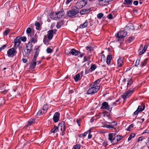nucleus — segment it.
Segmentation results:
<instances>
[{
    "mask_svg": "<svg viewBox=\"0 0 149 149\" xmlns=\"http://www.w3.org/2000/svg\"><path fill=\"white\" fill-rule=\"evenodd\" d=\"M100 109H102L109 110L110 108L108 103L106 102H103L102 103Z\"/></svg>",
    "mask_w": 149,
    "mask_h": 149,
    "instance_id": "9d476101",
    "label": "nucleus"
},
{
    "mask_svg": "<svg viewBox=\"0 0 149 149\" xmlns=\"http://www.w3.org/2000/svg\"><path fill=\"white\" fill-rule=\"evenodd\" d=\"M134 37H130L128 39V40L130 42L134 40Z\"/></svg>",
    "mask_w": 149,
    "mask_h": 149,
    "instance_id": "3c124183",
    "label": "nucleus"
},
{
    "mask_svg": "<svg viewBox=\"0 0 149 149\" xmlns=\"http://www.w3.org/2000/svg\"><path fill=\"white\" fill-rule=\"evenodd\" d=\"M82 73H80L76 74L74 77V79L75 81H78L81 79L82 76Z\"/></svg>",
    "mask_w": 149,
    "mask_h": 149,
    "instance_id": "a211bd4d",
    "label": "nucleus"
},
{
    "mask_svg": "<svg viewBox=\"0 0 149 149\" xmlns=\"http://www.w3.org/2000/svg\"><path fill=\"white\" fill-rule=\"evenodd\" d=\"M145 108V106L144 104H141V105H139L137 110L134 113L135 115H137L141 112L143 111Z\"/></svg>",
    "mask_w": 149,
    "mask_h": 149,
    "instance_id": "423d86ee",
    "label": "nucleus"
},
{
    "mask_svg": "<svg viewBox=\"0 0 149 149\" xmlns=\"http://www.w3.org/2000/svg\"><path fill=\"white\" fill-rule=\"evenodd\" d=\"M31 43L33 42L34 43L37 41L34 38H31Z\"/></svg>",
    "mask_w": 149,
    "mask_h": 149,
    "instance_id": "4d7b16f0",
    "label": "nucleus"
},
{
    "mask_svg": "<svg viewBox=\"0 0 149 149\" xmlns=\"http://www.w3.org/2000/svg\"><path fill=\"white\" fill-rule=\"evenodd\" d=\"M128 27H129V29H131V30H133L134 29V28L132 25H130L129 26H128Z\"/></svg>",
    "mask_w": 149,
    "mask_h": 149,
    "instance_id": "69168bd1",
    "label": "nucleus"
},
{
    "mask_svg": "<svg viewBox=\"0 0 149 149\" xmlns=\"http://www.w3.org/2000/svg\"><path fill=\"white\" fill-rule=\"evenodd\" d=\"M140 61V59L138 58L135 62V65L136 66H137L139 64Z\"/></svg>",
    "mask_w": 149,
    "mask_h": 149,
    "instance_id": "c03bdc74",
    "label": "nucleus"
},
{
    "mask_svg": "<svg viewBox=\"0 0 149 149\" xmlns=\"http://www.w3.org/2000/svg\"><path fill=\"white\" fill-rule=\"evenodd\" d=\"M31 51L26 48L22 50L23 54L24 56H27L30 53Z\"/></svg>",
    "mask_w": 149,
    "mask_h": 149,
    "instance_id": "f3484780",
    "label": "nucleus"
},
{
    "mask_svg": "<svg viewBox=\"0 0 149 149\" xmlns=\"http://www.w3.org/2000/svg\"><path fill=\"white\" fill-rule=\"evenodd\" d=\"M63 15L64 12L62 11H60L58 12L57 13H51L50 15V17L51 18L53 19H55L56 18V17H52V16L53 15H55V16H56L57 18H61Z\"/></svg>",
    "mask_w": 149,
    "mask_h": 149,
    "instance_id": "20e7f679",
    "label": "nucleus"
},
{
    "mask_svg": "<svg viewBox=\"0 0 149 149\" xmlns=\"http://www.w3.org/2000/svg\"><path fill=\"white\" fill-rule=\"evenodd\" d=\"M101 78L95 81L93 83L91 84H90L93 85V86L95 87L97 86H98V85L99 84V83L101 81Z\"/></svg>",
    "mask_w": 149,
    "mask_h": 149,
    "instance_id": "412c9836",
    "label": "nucleus"
},
{
    "mask_svg": "<svg viewBox=\"0 0 149 149\" xmlns=\"http://www.w3.org/2000/svg\"><path fill=\"white\" fill-rule=\"evenodd\" d=\"M90 10L89 9H82L80 12V14L81 15H84L90 12Z\"/></svg>",
    "mask_w": 149,
    "mask_h": 149,
    "instance_id": "aec40b11",
    "label": "nucleus"
},
{
    "mask_svg": "<svg viewBox=\"0 0 149 149\" xmlns=\"http://www.w3.org/2000/svg\"><path fill=\"white\" fill-rule=\"evenodd\" d=\"M21 40L23 42H25L26 41V38L25 36H23L21 38Z\"/></svg>",
    "mask_w": 149,
    "mask_h": 149,
    "instance_id": "5fc2aeb1",
    "label": "nucleus"
},
{
    "mask_svg": "<svg viewBox=\"0 0 149 149\" xmlns=\"http://www.w3.org/2000/svg\"><path fill=\"white\" fill-rule=\"evenodd\" d=\"M127 35V32L125 30L120 31L117 34V37L118 39L124 38Z\"/></svg>",
    "mask_w": 149,
    "mask_h": 149,
    "instance_id": "0eeeda50",
    "label": "nucleus"
},
{
    "mask_svg": "<svg viewBox=\"0 0 149 149\" xmlns=\"http://www.w3.org/2000/svg\"><path fill=\"white\" fill-rule=\"evenodd\" d=\"M127 89H128V87L130 86L133 83V81L131 78H129L127 80Z\"/></svg>",
    "mask_w": 149,
    "mask_h": 149,
    "instance_id": "b1692460",
    "label": "nucleus"
},
{
    "mask_svg": "<svg viewBox=\"0 0 149 149\" xmlns=\"http://www.w3.org/2000/svg\"><path fill=\"white\" fill-rule=\"evenodd\" d=\"M35 25L36 27V29L39 30L40 26V24L39 23L37 22H36L35 23Z\"/></svg>",
    "mask_w": 149,
    "mask_h": 149,
    "instance_id": "c9c22d12",
    "label": "nucleus"
},
{
    "mask_svg": "<svg viewBox=\"0 0 149 149\" xmlns=\"http://www.w3.org/2000/svg\"><path fill=\"white\" fill-rule=\"evenodd\" d=\"M31 30L30 28L29 27L26 30V33H30L31 32Z\"/></svg>",
    "mask_w": 149,
    "mask_h": 149,
    "instance_id": "603ef678",
    "label": "nucleus"
},
{
    "mask_svg": "<svg viewBox=\"0 0 149 149\" xmlns=\"http://www.w3.org/2000/svg\"><path fill=\"white\" fill-rule=\"evenodd\" d=\"M90 57L89 56H85L84 57V61L85 62L87 61L89 59Z\"/></svg>",
    "mask_w": 149,
    "mask_h": 149,
    "instance_id": "09e8293b",
    "label": "nucleus"
},
{
    "mask_svg": "<svg viewBox=\"0 0 149 149\" xmlns=\"http://www.w3.org/2000/svg\"><path fill=\"white\" fill-rule=\"evenodd\" d=\"M87 0H82L78 1L74 7L79 10V9L81 8L87 4Z\"/></svg>",
    "mask_w": 149,
    "mask_h": 149,
    "instance_id": "7ed1b4c3",
    "label": "nucleus"
},
{
    "mask_svg": "<svg viewBox=\"0 0 149 149\" xmlns=\"http://www.w3.org/2000/svg\"><path fill=\"white\" fill-rule=\"evenodd\" d=\"M86 49L87 50H88V52H91L92 51L91 49V47H90L87 46L86 47Z\"/></svg>",
    "mask_w": 149,
    "mask_h": 149,
    "instance_id": "864d4df0",
    "label": "nucleus"
},
{
    "mask_svg": "<svg viewBox=\"0 0 149 149\" xmlns=\"http://www.w3.org/2000/svg\"><path fill=\"white\" fill-rule=\"evenodd\" d=\"M33 47V45L31 42H29L26 46V48L29 49V50L31 51Z\"/></svg>",
    "mask_w": 149,
    "mask_h": 149,
    "instance_id": "393cba45",
    "label": "nucleus"
},
{
    "mask_svg": "<svg viewBox=\"0 0 149 149\" xmlns=\"http://www.w3.org/2000/svg\"><path fill=\"white\" fill-rule=\"evenodd\" d=\"M103 14L102 13H100L97 15V17L99 19H101L103 16Z\"/></svg>",
    "mask_w": 149,
    "mask_h": 149,
    "instance_id": "de8ad7c7",
    "label": "nucleus"
},
{
    "mask_svg": "<svg viewBox=\"0 0 149 149\" xmlns=\"http://www.w3.org/2000/svg\"><path fill=\"white\" fill-rule=\"evenodd\" d=\"M6 47V45H4L3 46V47H0V51H1L2 49H5V48Z\"/></svg>",
    "mask_w": 149,
    "mask_h": 149,
    "instance_id": "bf43d9fd",
    "label": "nucleus"
},
{
    "mask_svg": "<svg viewBox=\"0 0 149 149\" xmlns=\"http://www.w3.org/2000/svg\"><path fill=\"white\" fill-rule=\"evenodd\" d=\"M148 46L147 45H146L143 49L139 53V55H141L143 54L146 51V50Z\"/></svg>",
    "mask_w": 149,
    "mask_h": 149,
    "instance_id": "c756f323",
    "label": "nucleus"
},
{
    "mask_svg": "<svg viewBox=\"0 0 149 149\" xmlns=\"http://www.w3.org/2000/svg\"><path fill=\"white\" fill-rule=\"evenodd\" d=\"M135 136V134L134 133H132L131 134L130 136L129 137L128 139V141H129L131 139L134 138Z\"/></svg>",
    "mask_w": 149,
    "mask_h": 149,
    "instance_id": "e433bc0d",
    "label": "nucleus"
},
{
    "mask_svg": "<svg viewBox=\"0 0 149 149\" xmlns=\"http://www.w3.org/2000/svg\"><path fill=\"white\" fill-rule=\"evenodd\" d=\"M60 116V114L59 113L56 112L55 113L53 117V120L54 123H57L58 122L59 120Z\"/></svg>",
    "mask_w": 149,
    "mask_h": 149,
    "instance_id": "f8f14e48",
    "label": "nucleus"
},
{
    "mask_svg": "<svg viewBox=\"0 0 149 149\" xmlns=\"http://www.w3.org/2000/svg\"><path fill=\"white\" fill-rule=\"evenodd\" d=\"M45 112H44V111L42 109L39 110L37 113V115L38 116H40L41 115L45 113Z\"/></svg>",
    "mask_w": 149,
    "mask_h": 149,
    "instance_id": "f704fd0d",
    "label": "nucleus"
},
{
    "mask_svg": "<svg viewBox=\"0 0 149 149\" xmlns=\"http://www.w3.org/2000/svg\"><path fill=\"white\" fill-rule=\"evenodd\" d=\"M80 120H79V119H77V121H76L77 122V124H78V125L79 126H80Z\"/></svg>",
    "mask_w": 149,
    "mask_h": 149,
    "instance_id": "0e129e2a",
    "label": "nucleus"
},
{
    "mask_svg": "<svg viewBox=\"0 0 149 149\" xmlns=\"http://www.w3.org/2000/svg\"><path fill=\"white\" fill-rule=\"evenodd\" d=\"M142 137H140L138 138V141H142Z\"/></svg>",
    "mask_w": 149,
    "mask_h": 149,
    "instance_id": "774afa93",
    "label": "nucleus"
},
{
    "mask_svg": "<svg viewBox=\"0 0 149 149\" xmlns=\"http://www.w3.org/2000/svg\"><path fill=\"white\" fill-rule=\"evenodd\" d=\"M58 131V126H54L53 128L51 130V132L54 133L57 132Z\"/></svg>",
    "mask_w": 149,
    "mask_h": 149,
    "instance_id": "473e14b6",
    "label": "nucleus"
},
{
    "mask_svg": "<svg viewBox=\"0 0 149 149\" xmlns=\"http://www.w3.org/2000/svg\"><path fill=\"white\" fill-rule=\"evenodd\" d=\"M58 130H60L61 132H64L65 131V128L63 123H60L58 124Z\"/></svg>",
    "mask_w": 149,
    "mask_h": 149,
    "instance_id": "4468645a",
    "label": "nucleus"
},
{
    "mask_svg": "<svg viewBox=\"0 0 149 149\" xmlns=\"http://www.w3.org/2000/svg\"><path fill=\"white\" fill-rule=\"evenodd\" d=\"M17 52L13 48L9 49L7 51V55L9 57H13L17 53Z\"/></svg>",
    "mask_w": 149,
    "mask_h": 149,
    "instance_id": "6e6552de",
    "label": "nucleus"
},
{
    "mask_svg": "<svg viewBox=\"0 0 149 149\" xmlns=\"http://www.w3.org/2000/svg\"><path fill=\"white\" fill-rule=\"evenodd\" d=\"M35 122V120L34 119L31 118L29 119L28 122L27 123V126H30L33 123Z\"/></svg>",
    "mask_w": 149,
    "mask_h": 149,
    "instance_id": "bb28decb",
    "label": "nucleus"
},
{
    "mask_svg": "<svg viewBox=\"0 0 149 149\" xmlns=\"http://www.w3.org/2000/svg\"><path fill=\"white\" fill-rule=\"evenodd\" d=\"M111 59L112 56L111 55H109L107 56L106 62L107 64L109 65L110 64Z\"/></svg>",
    "mask_w": 149,
    "mask_h": 149,
    "instance_id": "cd10ccee",
    "label": "nucleus"
},
{
    "mask_svg": "<svg viewBox=\"0 0 149 149\" xmlns=\"http://www.w3.org/2000/svg\"><path fill=\"white\" fill-rule=\"evenodd\" d=\"M90 88L87 91V94L88 95H93L97 93L100 89V86H97L96 87L93 85H90Z\"/></svg>",
    "mask_w": 149,
    "mask_h": 149,
    "instance_id": "f03ea898",
    "label": "nucleus"
},
{
    "mask_svg": "<svg viewBox=\"0 0 149 149\" xmlns=\"http://www.w3.org/2000/svg\"><path fill=\"white\" fill-rule=\"evenodd\" d=\"M10 30L8 29L6 30L3 33L4 35H7L10 32Z\"/></svg>",
    "mask_w": 149,
    "mask_h": 149,
    "instance_id": "ea45409f",
    "label": "nucleus"
},
{
    "mask_svg": "<svg viewBox=\"0 0 149 149\" xmlns=\"http://www.w3.org/2000/svg\"><path fill=\"white\" fill-rule=\"evenodd\" d=\"M80 147L81 146L80 144H77L74 146V149H80Z\"/></svg>",
    "mask_w": 149,
    "mask_h": 149,
    "instance_id": "a19ab883",
    "label": "nucleus"
},
{
    "mask_svg": "<svg viewBox=\"0 0 149 149\" xmlns=\"http://www.w3.org/2000/svg\"><path fill=\"white\" fill-rule=\"evenodd\" d=\"M108 123L110 124L113 127H114V126H116L117 124V123L115 121H113L111 123L110 122H108Z\"/></svg>",
    "mask_w": 149,
    "mask_h": 149,
    "instance_id": "a18cd8bd",
    "label": "nucleus"
},
{
    "mask_svg": "<svg viewBox=\"0 0 149 149\" xmlns=\"http://www.w3.org/2000/svg\"><path fill=\"white\" fill-rule=\"evenodd\" d=\"M132 0H125L124 3L127 5H131L132 4Z\"/></svg>",
    "mask_w": 149,
    "mask_h": 149,
    "instance_id": "72a5a7b5",
    "label": "nucleus"
},
{
    "mask_svg": "<svg viewBox=\"0 0 149 149\" xmlns=\"http://www.w3.org/2000/svg\"><path fill=\"white\" fill-rule=\"evenodd\" d=\"M105 127L106 128L109 129L113 128H114V127H112L111 125L110 124L109 125H105Z\"/></svg>",
    "mask_w": 149,
    "mask_h": 149,
    "instance_id": "6e6d98bb",
    "label": "nucleus"
},
{
    "mask_svg": "<svg viewBox=\"0 0 149 149\" xmlns=\"http://www.w3.org/2000/svg\"><path fill=\"white\" fill-rule=\"evenodd\" d=\"M22 61L24 63H26L27 61V59H22Z\"/></svg>",
    "mask_w": 149,
    "mask_h": 149,
    "instance_id": "338daca9",
    "label": "nucleus"
},
{
    "mask_svg": "<svg viewBox=\"0 0 149 149\" xmlns=\"http://www.w3.org/2000/svg\"><path fill=\"white\" fill-rule=\"evenodd\" d=\"M80 52L77 50L74 49H72L71 51L69 52L68 55L72 54L74 56H77L79 53H80Z\"/></svg>",
    "mask_w": 149,
    "mask_h": 149,
    "instance_id": "2eb2a0df",
    "label": "nucleus"
},
{
    "mask_svg": "<svg viewBox=\"0 0 149 149\" xmlns=\"http://www.w3.org/2000/svg\"><path fill=\"white\" fill-rule=\"evenodd\" d=\"M99 4L101 5H105L107 4V0H98Z\"/></svg>",
    "mask_w": 149,
    "mask_h": 149,
    "instance_id": "a878e982",
    "label": "nucleus"
},
{
    "mask_svg": "<svg viewBox=\"0 0 149 149\" xmlns=\"http://www.w3.org/2000/svg\"><path fill=\"white\" fill-rule=\"evenodd\" d=\"M123 59L121 58H120L117 61V67L119 68L121 67L123 64Z\"/></svg>",
    "mask_w": 149,
    "mask_h": 149,
    "instance_id": "6ab92c4d",
    "label": "nucleus"
},
{
    "mask_svg": "<svg viewBox=\"0 0 149 149\" xmlns=\"http://www.w3.org/2000/svg\"><path fill=\"white\" fill-rule=\"evenodd\" d=\"M97 68V66L96 65L93 64L91 65L90 68V69L91 70V71H93L95 70Z\"/></svg>",
    "mask_w": 149,
    "mask_h": 149,
    "instance_id": "4c0bfd02",
    "label": "nucleus"
},
{
    "mask_svg": "<svg viewBox=\"0 0 149 149\" xmlns=\"http://www.w3.org/2000/svg\"><path fill=\"white\" fill-rule=\"evenodd\" d=\"M87 134H88L87 132H85L83 134H81L80 135L79 137H84L87 135Z\"/></svg>",
    "mask_w": 149,
    "mask_h": 149,
    "instance_id": "49530a36",
    "label": "nucleus"
},
{
    "mask_svg": "<svg viewBox=\"0 0 149 149\" xmlns=\"http://www.w3.org/2000/svg\"><path fill=\"white\" fill-rule=\"evenodd\" d=\"M63 22L62 21H59V22L57 23V24L56 25V27L58 29L60 28L63 25Z\"/></svg>",
    "mask_w": 149,
    "mask_h": 149,
    "instance_id": "2f4dec72",
    "label": "nucleus"
},
{
    "mask_svg": "<svg viewBox=\"0 0 149 149\" xmlns=\"http://www.w3.org/2000/svg\"><path fill=\"white\" fill-rule=\"evenodd\" d=\"M123 137L122 136L117 135L115 136L113 139V144H115L117 143L119 141L121 140Z\"/></svg>",
    "mask_w": 149,
    "mask_h": 149,
    "instance_id": "9b49d317",
    "label": "nucleus"
},
{
    "mask_svg": "<svg viewBox=\"0 0 149 149\" xmlns=\"http://www.w3.org/2000/svg\"><path fill=\"white\" fill-rule=\"evenodd\" d=\"M44 111V112H46L48 109V106L47 104L44 105L42 109Z\"/></svg>",
    "mask_w": 149,
    "mask_h": 149,
    "instance_id": "58836bf2",
    "label": "nucleus"
},
{
    "mask_svg": "<svg viewBox=\"0 0 149 149\" xmlns=\"http://www.w3.org/2000/svg\"><path fill=\"white\" fill-rule=\"evenodd\" d=\"M107 18L109 19H112L113 18L112 15L111 14H110L107 16Z\"/></svg>",
    "mask_w": 149,
    "mask_h": 149,
    "instance_id": "13d9d810",
    "label": "nucleus"
},
{
    "mask_svg": "<svg viewBox=\"0 0 149 149\" xmlns=\"http://www.w3.org/2000/svg\"><path fill=\"white\" fill-rule=\"evenodd\" d=\"M128 90L126 91L123 95H122V97L124 100L126 99L127 98L129 97L133 94L135 88L134 87L130 88L127 89Z\"/></svg>",
    "mask_w": 149,
    "mask_h": 149,
    "instance_id": "f257e3e1",
    "label": "nucleus"
},
{
    "mask_svg": "<svg viewBox=\"0 0 149 149\" xmlns=\"http://www.w3.org/2000/svg\"><path fill=\"white\" fill-rule=\"evenodd\" d=\"M51 40H49L48 38L45 35L43 39V42L45 45H48L49 44V42Z\"/></svg>",
    "mask_w": 149,
    "mask_h": 149,
    "instance_id": "4be33fe9",
    "label": "nucleus"
},
{
    "mask_svg": "<svg viewBox=\"0 0 149 149\" xmlns=\"http://www.w3.org/2000/svg\"><path fill=\"white\" fill-rule=\"evenodd\" d=\"M36 64V59L33 58L30 64V68L31 69L34 68Z\"/></svg>",
    "mask_w": 149,
    "mask_h": 149,
    "instance_id": "dca6fc26",
    "label": "nucleus"
},
{
    "mask_svg": "<svg viewBox=\"0 0 149 149\" xmlns=\"http://www.w3.org/2000/svg\"><path fill=\"white\" fill-rule=\"evenodd\" d=\"M20 38L19 37H17L14 40V47L15 48H17L19 47L21 43L19 39Z\"/></svg>",
    "mask_w": 149,
    "mask_h": 149,
    "instance_id": "ddd939ff",
    "label": "nucleus"
},
{
    "mask_svg": "<svg viewBox=\"0 0 149 149\" xmlns=\"http://www.w3.org/2000/svg\"><path fill=\"white\" fill-rule=\"evenodd\" d=\"M8 91L7 90H4L3 91H1V93L3 94H5Z\"/></svg>",
    "mask_w": 149,
    "mask_h": 149,
    "instance_id": "052dcab7",
    "label": "nucleus"
},
{
    "mask_svg": "<svg viewBox=\"0 0 149 149\" xmlns=\"http://www.w3.org/2000/svg\"><path fill=\"white\" fill-rule=\"evenodd\" d=\"M138 4V1H134L133 2V4L135 6H137Z\"/></svg>",
    "mask_w": 149,
    "mask_h": 149,
    "instance_id": "680f3d73",
    "label": "nucleus"
},
{
    "mask_svg": "<svg viewBox=\"0 0 149 149\" xmlns=\"http://www.w3.org/2000/svg\"><path fill=\"white\" fill-rule=\"evenodd\" d=\"M147 59L144 60L143 62L141 63V65L142 66L145 65L147 63Z\"/></svg>",
    "mask_w": 149,
    "mask_h": 149,
    "instance_id": "79ce46f5",
    "label": "nucleus"
},
{
    "mask_svg": "<svg viewBox=\"0 0 149 149\" xmlns=\"http://www.w3.org/2000/svg\"><path fill=\"white\" fill-rule=\"evenodd\" d=\"M39 52V50L38 49H37L35 52V54L33 58L36 59L37 56H38Z\"/></svg>",
    "mask_w": 149,
    "mask_h": 149,
    "instance_id": "7c9ffc66",
    "label": "nucleus"
},
{
    "mask_svg": "<svg viewBox=\"0 0 149 149\" xmlns=\"http://www.w3.org/2000/svg\"><path fill=\"white\" fill-rule=\"evenodd\" d=\"M133 127V124H131L129 125V127L127 129V131H130L131 130V128Z\"/></svg>",
    "mask_w": 149,
    "mask_h": 149,
    "instance_id": "8fccbe9b",
    "label": "nucleus"
},
{
    "mask_svg": "<svg viewBox=\"0 0 149 149\" xmlns=\"http://www.w3.org/2000/svg\"><path fill=\"white\" fill-rule=\"evenodd\" d=\"M114 134L113 133H110L109 134L108 139L111 141V142L113 144V139L114 137Z\"/></svg>",
    "mask_w": 149,
    "mask_h": 149,
    "instance_id": "5701e85b",
    "label": "nucleus"
},
{
    "mask_svg": "<svg viewBox=\"0 0 149 149\" xmlns=\"http://www.w3.org/2000/svg\"><path fill=\"white\" fill-rule=\"evenodd\" d=\"M56 31V30H50L47 32V34L46 36L48 38L49 40H51L53 37V34Z\"/></svg>",
    "mask_w": 149,
    "mask_h": 149,
    "instance_id": "1a4fd4ad",
    "label": "nucleus"
},
{
    "mask_svg": "<svg viewBox=\"0 0 149 149\" xmlns=\"http://www.w3.org/2000/svg\"><path fill=\"white\" fill-rule=\"evenodd\" d=\"M72 1V0H67L65 3L66 4H68Z\"/></svg>",
    "mask_w": 149,
    "mask_h": 149,
    "instance_id": "e2e57ef3",
    "label": "nucleus"
},
{
    "mask_svg": "<svg viewBox=\"0 0 149 149\" xmlns=\"http://www.w3.org/2000/svg\"><path fill=\"white\" fill-rule=\"evenodd\" d=\"M88 22L87 21H86L83 24H81L79 26V28L81 29L84 28L87 26Z\"/></svg>",
    "mask_w": 149,
    "mask_h": 149,
    "instance_id": "c85d7f7f",
    "label": "nucleus"
},
{
    "mask_svg": "<svg viewBox=\"0 0 149 149\" xmlns=\"http://www.w3.org/2000/svg\"><path fill=\"white\" fill-rule=\"evenodd\" d=\"M79 12V10L77 9L73 8L70 10L68 12L67 14L69 17H72L75 15Z\"/></svg>",
    "mask_w": 149,
    "mask_h": 149,
    "instance_id": "39448f33",
    "label": "nucleus"
},
{
    "mask_svg": "<svg viewBox=\"0 0 149 149\" xmlns=\"http://www.w3.org/2000/svg\"><path fill=\"white\" fill-rule=\"evenodd\" d=\"M46 52L48 53H51L52 52V50L49 47H48L46 49Z\"/></svg>",
    "mask_w": 149,
    "mask_h": 149,
    "instance_id": "37998d69",
    "label": "nucleus"
}]
</instances>
